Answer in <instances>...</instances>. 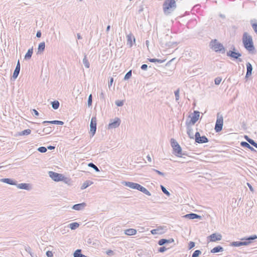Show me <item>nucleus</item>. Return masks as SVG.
Listing matches in <instances>:
<instances>
[{
  "label": "nucleus",
  "mask_w": 257,
  "mask_h": 257,
  "mask_svg": "<svg viewBox=\"0 0 257 257\" xmlns=\"http://www.w3.org/2000/svg\"><path fill=\"white\" fill-rule=\"evenodd\" d=\"M242 43L244 48L248 51H252L254 49L252 37L247 32H244L242 35Z\"/></svg>",
  "instance_id": "1"
},
{
  "label": "nucleus",
  "mask_w": 257,
  "mask_h": 257,
  "mask_svg": "<svg viewBox=\"0 0 257 257\" xmlns=\"http://www.w3.org/2000/svg\"><path fill=\"white\" fill-rule=\"evenodd\" d=\"M257 238L256 235H251L248 237H244L241 239L242 241H233L231 242L230 245L238 247L242 245H247L251 242V240Z\"/></svg>",
  "instance_id": "2"
},
{
  "label": "nucleus",
  "mask_w": 257,
  "mask_h": 257,
  "mask_svg": "<svg viewBox=\"0 0 257 257\" xmlns=\"http://www.w3.org/2000/svg\"><path fill=\"white\" fill-rule=\"evenodd\" d=\"M176 8L175 0H165L163 4V11L165 14H169Z\"/></svg>",
  "instance_id": "3"
},
{
  "label": "nucleus",
  "mask_w": 257,
  "mask_h": 257,
  "mask_svg": "<svg viewBox=\"0 0 257 257\" xmlns=\"http://www.w3.org/2000/svg\"><path fill=\"white\" fill-rule=\"evenodd\" d=\"M210 47L213 49L216 52H220L224 54L225 52V49L223 45L218 42L216 39L212 40L210 42Z\"/></svg>",
  "instance_id": "4"
},
{
  "label": "nucleus",
  "mask_w": 257,
  "mask_h": 257,
  "mask_svg": "<svg viewBox=\"0 0 257 257\" xmlns=\"http://www.w3.org/2000/svg\"><path fill=\"white\" fill-rule=\"evenodd\" d=\"M170 142L171 147L173 149V153L175 155L181 157L182 155H185V153H182L181 147L174 139H171Z\"/></svg>",
  "instance_id": "5"
},
{
  "label": "nucleus",
  "mask_w": 257,
  "mask_h": 257,
  "mask_svg": "<svg viewBox=\"0 0 257 257\" xmlns=\"http://www.w3.org/2000/svg\"><path fill=\"white\" fill-rule=\"evenodd\" d=\"M223 123V118L222 115L219 113H217V119L216 121L214 130L216 133L220 132L222 130Z\"/></svg>",
  "instance_id": "6"
},
{
  "label": "nucleus",
  "mask_w": 257,
  "mask_h": 257,
  "mask_svg": "<svg viewBox=\"0 0 257 257\" xmlns=\"http://www.w3.org/2000/svg\"><path fill=\"white\" fill-rule=\"evenodd\" d=\"M235 48L233 47V50H229L227 52L226 55L228 57L233 58L234 59H237L239 62H241L242 61V59L240 58V57L241 56V54L239 52H235Z\"/></svg>",
  "instance_id": "7"
},
{
  "label": "nucleus",
  "mask_w": 257,
  "mask_h": 257,
  "mask_svg": "<svg viewBox=\"0 0 257 257\" xmlns=\"http://www.w3.org/2000/svg\"><path fill=\"white\" fill-rule=\"evenodd\" d=\"M200 112L197 110L194 111L192 116L189 115V117H191V119L189 120L187 119L186 121V123L194 125L198 120Z\"/></svg>",
  "instance_id": "8"
},
{
  "label": "nucleus",
  "mask_w": 257,
  "mask_h": 257,
  "mask_svg": "<svg viewBox=\"0 0 257 257\" xmlns=\"http://www.w3.org/2000/svg\"><path fill=\"white\" fill-rule=\"evenodd\" d=\"M49 175L50 177L55 181H62L64 178V176L59 173H57L53 171L49 172Z\"/></svg>",
  "instance_id": "9"
},
{
  "label": "nucleus",
  "mask_w": 257,
  "mask_h": 257,
  "mask_svg": "<svg viewBox=\"0 0 257 257\" xmlns=\"http://www.w3.org/2000/svg\"><path fill=\"white\" fill-rule=\"evenodd\" d=\"M96 117H92L91 119L90 123V133L91 134L92 137H93L96 133Z\"/></svg>",
  "instance_id": "10"
},
{
  "label": "nucleus",
  "mask_w": 257,
  "mask_h": 257,
  "mask_svg": "<svg viewBox=\"0 0 257 257\" xmlns=\"http://www.w3.org/2000/svg\"><path fill=\"white\" fill-rule=\"evenodd\" d=\"M208 239L211 242L219 241L222 239V235L220 233H214L208 236Z\"/></svg>",
  "instance_id": "11"
},
{
  "label": "nucleus",
  "mask_w": 257,
  "mask_h": 257,
  "mask_svg": "<svg viewBox=\"0 0 257 257\" xmlns=\"http://www.w3.org/2000/svg\"><path fill=\"white\" fill-rule=\"evenodd\" d=\"M120 120L118 118H115L114 120L108 125V129L115 128L120 125Z\"/></svg>",
  "instance_id": "12"
},
{
  "label": "nucleus",
  "mask_w": 257,
  "mask_h": 257,
  "mask_svg": "<svg viewBox=\"0 0 257 257\" xmlns=\"http://www.w3.org/2000/svg\"><path fill=\"white\" fill-rule=\"evenodd\" d=\"M20 69H21V65H20V61L18 60L17 65H16V68L14 70V72L13 75V77L14 79H16L18 77V76L19 74L20 71Z\"/></svg>",
  "instance_id": "13"
},
{
  "label": "nucleus",
  "mask_w": 257,
  "mask_h": 257,
  "mask_svg": "<svg viewBox=\"0 0 257 257\" xmlns=\"http://www.w3.org/2000/svg\"><path fill=\"white\" fill-rule=\"evenodd\" d=\"M186 125L187 127V133L190 139H193L194 137L193 134V130L191 126L192 125L188 123H186Z\"/></svg>",
  "instance_id": "14"
},
{
  "label": "nucleus",
  "mask_w": 257,
  "mask_h": 257,
  "mask_svg": "<svg viewBox=\"0 0 257 257\" xmlns=\"http://www.w3.org/2000/svg\"><path fill=\"white\" fill-rule=\"evenodd\" d=\"M184 217L186 218H188L189 219H201L202 217L200 215H199L197 214L190 213L189 214H187L184 216Z\"/></svg>",
  "instance_id": "15"
},
{
  "label": "nucleus",
  "mask_w": 257,
  "mask_h": 257,
  "mask_svg": "<svg viewBox=\"0 0 257 257\" xmlns=\"http://www.w3.org/2000/svg\"><path fill=\"white\" fill-rule=\"evenodd\" d=\"M164 228L161 226L157 227L156 229H152L151 232L153 234H161L165 233Z\"/></svg>",
  "instance_id": "16"
},
{
  "label": "nucleus",
  "mask_w": 257,
  "mask_h": 257,
  "mask_svg": "<svg viewBox=\"0 0 257 257\" xmlns=\"http://www.w3.org/2000/svg\"><path fill=\"white\" fill-rule=\"evenodd\" d=\"M17 187L21 189H24L26 190H30L31 189V186L29 184L27 183H21L16 185Z\"/></svg>",
  "instance_id": "17"
},
{
  "label": "nucleus",
  "mask_w": 257,
  "mask_h": 257,
  "mask_svg": "<svg viewBox=\"0 0 257 257\" xmlns=\"http://www.w3.org/2000/svg\"><path fill=\"white\" fill-rule=\"evenodd\" d=\"M86 206V204L85 203L83 202L81 203L76 204L74 205L72 208L73 209L76 210H81L83 209Z\"/></svg>",
  "instance_id": "18"
},
{
  "label": "nucleus",
  "mask_w": 257,
  "mask_h": 257,
  "mask_svg": "<svg viewBox=\"0 0 257 257\" xmlns=\"http://www.w3.org/2000/svg\"><path fill=\"white\" fill-rule=\"evenodd\" d=\"M137 190H139L140 191L144 193L146 195H147L148 196H151V193L145 187L141 186L139 184H138V186L136 188Z\"/></svg>",
  "instance_id": "19"
},
{
  "label": "nucleus",
  "mask_w": 257,
  "mask_h": 257,
  "mask_svg": "<svg viewBox=\"0 0 257 257\" xmlns=\"http://www.w3.org/2000/svg\"><path fill=\"white\" fill-rule=\"evenodd\" d=\"M137 190H139L140 191L144 193L146 195H147L148 196H151V193L145 187L141 186L139 184H138V186L136 188Z\"/></svg>",
  "instance_id": "20"
},
{
  "label": "nucleus",
  "mask_w": 257,
  "mask_h": 257,
  "mask_svg": "<svg viewBox=\"0 0 257 257\" xmlns=\"http://www.w3.org/2000/svg\"><path fill=\"white\" fill-rule=\"evenodd\" d=\"M137 190H139L140 191L144 193L146 195H147L148 196H151V193L145 187L141 186L139 184H138V186L136 188Z\"/></svg>",
  "instance_id": "21"
},
{
  "label": "nucleus",
  "mask_w": 257,
  "mask_h": 257,
  "mask_svg": "<svg viewBox=\"0 0 257 257\" xmlns=\"http://www.w3.org/2000/svg\"><path fill=\"white\" fill-rule=\"evenodd\" d=\"M122 184L126 186H127L132 189H136L138 186V183H134L132 182H127L124 181L122 183Z\"/></svg>",
  "instance_id": "22"
},
{
  "label": "nucleus",
  "mask_w": 257,
  "mask_h": 257,
  "mask_svg": "<svg viewBox=\"0 0 257 257\" xmlns=\"http://www.w3.org/2000/svg\"><path fill=\"white\" fill-rule=\"evenodd\" d=\"M0 182L5 183L10 185H16L17 182L10 178H3L0 179Z\"/></svg>",
  "instance_id": "23"
},
{
  "label": "nucleus",
  "mask_w": 257,
  "mask_h": 257,
  "mask_svg": "<svg viewBox=\"0 0 257 257\" xmlns=\"http://www.w3.org/2000/svg\"><path fill=\"white\" fill-rule=\"evenodd\" d=\"M246 69H247V71H246L245 77L247 78L251 75V73H252V66L249 62H247L246 63Z\"/></svg>",
  "instance_id": "24"
},
{
  "label": "nucleus",
  "mask_w": 257,
  "mask_h": 257,
  "mask_svg": "<svg viewBox=\"0 0 257 257\" xmlns=\"http://www.w3.org/2000/svg\"><path fill=\"white\" fill-rule=\"evenodd\" d=\"M174 241V240L173 238H170L169 239H161L159 240L158 244H159V245L162 246V245H164L166 243H172V242H173Z\"/></svg>",
  "instance_id": "25"
},
{
  "label": "nucleus",
  "mask_w": 257,
  "mask_h": 257,
  "mask_svg": "<svg viewBox=\"0 0 257 257\" xmlns=\"http://www.w3.org/2000/svg\"><path fill=\"white\" fill-rule=\"evenodd\" d=\"M240 146L242 147L247 148L249 149L251 152H256V151L246 142H241Z\"/></svg>",
  "instance_id": "26"
},
{
  "label": "nucleus",
  "mask_w": 257,
  "mask_h": 257,
  "mask_svg": "<svg viewBox=\"0 0 257 257\" xmlns=\"http://www.w3.org/2000/svg\"><path fill=\"white\" fill-rule=\"evenodd\" d=\"M45 49V43L44 42H41L39 44L38 48L37 54H42Z\"/></svg>",
  "instance_id": "27"
},
{
  "label": "nucleus",
  "mask_w": 257,
  "mask_h": 257,
  "mask_svg": "<svg viewBox=\"0 0 257 257\" xmlns=\"http://www.w3.org/2000/svg\"><path fill=\"white\" fill-rule=\"evenodd\" d=\"M45 123L63 125L64 124V122L62 121H60V120H51V121L45 120V121H44L42 122V124H45Z\"/></svg>",
  "instance_id": "28"
},
{
  "label": "nucleus",
  "mask_w": 257,
  "mask_h": 257,
  "mask_svg": "<svg viewBox=\"0 0 257 257\" xmlns=\"http://www.w3.org/2000/svg\"><path fill=\"white\" fill-rule=\"evenodd\" d=\"M133 39L134 42H135V38L132 36V34L127 35V45H128L130 48L133 46Z\"/></svg>",
  "instance_id": "29"
},
{
  "label": "nucleus",
  "mask_w": 257,
  "mask_h": 257,
  "mask_svg": "<svg viewBox=\"0 0 257 257\" xmlns=\"http://www.w3.org/2000/svg\"><path fill=\"white\" fill-rule=\"evenodd\" d=\"M209 140L205 136H201L199 137V139H198L195 142L198 144H203L208 142Z\"/></svg>",
  "instance_id": "30"
},
{
  "label": "nucleus",
  "mask_w": 257,
  "mask_h": 257,
  "mask_svg": "<svg viewBox=\"0 0 257 257\" xmlns=\"http://www.w3.org/2000/svg\"><path fill=\"white\" fill-rule=\"evenodd\" d=\"M223 250H224L222 246H221L220 245H218V246H215L214 248H213L211 250V252L214 253H217V252H222Z\"/></svg>",
  "instance_id": "31"
},
{
  "label": "nucleus",
  "mask_w": 257,
  "mask_h": 257,
  "mask_svg": "<svg viewBox=\"0 0 257 257\" xmlns=\"http://www.w3.org/2000/svg\"><path fill=\"white\" fill-rule=\"evenodd\" d=\"M137 233V230L134 228H130L125 230V234L127 235H135Z\"/></svg>",
  "instance_id": "32"
},
{
  "label": "nucleus",
  "mask_w": 257,
  "mask_h": 257,
  "mask_svg": "<svg viewBox=\"0 0 257 257\" xmlns=\"http://www.w3.org/2000/svg\"><path fill=\"white\" fill-rule=\"evenodd\" d=\"M33 53V49L32 47L28 50L27 53L26 54V55L25 56V59L26 60L30 59L32 57Z\"/></svg>",
  "instance_id": "33"
},
{
  "label": "nucleus",
  "mask_w": 257,
  "mask_h": 257,
  "mask_svg": "<svg viewBox=\"0 0 257 257\" xmlns=\"http://www.w3.org/2000/svg\"><path fill=\"white\" fill-rule=\"evenodd\" d=\"M92 183V182L89 180H87L85 181L82 185L81 187V189L83 190L86 189L87 187L91 185Z\"/></svg>",
  "instance_id": "34"
},
{
  "label": "nucleus",
  "mask_w": 257,
  "mask_h": 257,
  "mask_svg": "<svg viewBox=\"0 0 257 257\" xmlns=\"http://www.w3.org/2000/svg\"><path fill=\"white\" fill-rule=\"evenodd\" d=\"M148 60L149 61H150L151 62H153V63L158 62L159 63H162L164 62L166 60L165 59L161 60V59H155V58H148Z\"/></svg>",
  "instance_id": "35"
},
{
  "label": "nucleus",
  "mask_w": 257,
  "mask_h": 257,
  "mask_svg": "<svg viewBox=\"0 0 257 257\" xmlns=\"http://www.w3.org/2000/svg\"><path fill=\"white\" fill-rule=\"evenodd\" d=\"M52 107L54 109H57L59 108L60 103L57 100H55L51 102Z\"/></svg>",
  "instance_id": "36"
},
{
  "label": "nucleus",
  "mask_w": 257,
  "mask_h": 257,
  "mask_svg": "<svg viewBox=\"0 0 257 257\" xmlns=\"http://www.w3.org/2000/svg\"><path fill=\"white\" fill-rule=\"evenodd\" d=\"M79 226V224L77 222H73L69 224V226L71 230H75L78 228Z\"/></svg>",
  "instance_id": "37"
},
{
  "label": "nucleus",
  "mask_w": 257,
  "mask_h": 257,
  "mask_svg": "<svg viewBox=\"0 0 257 257\" xmlns=\"http://www.w3.org/2000/svg\"><path fill=\"white\" fill-rule=\"evenodd\" d=\"M52 132L51 126H48L43 128L42 132L45 134H49Z\"/></svg>",
  "instance_id": "38"
},
{
  "label": "nucleus",
  "mask_w": 257,
  "mask_h": 257,
  "mask_svg": "<svg viewBox=\"0 0 257 257\" xmlns=\"http://www.w3.org/2000/svg\"><path fill=\"white\" fill-rule=\"evenodd\" d=\"M83 63L86 68H89V66H90L89 62L88 59H87L86 55L84 56V57L83 59Z\"/></svg>",
  "instance_id": "39"
},
{
  "label": "nucleus",
  "mask_w": 257,
  "mask_h": 257,
  "mask_svg": "<svg viewBox=\"0 0 257 257\" xmlns=\"http://www.w3.org/2000/svg\"><path fill=\"white\" fill-rule=\"evenodd\" d=\"M31 133V131L30 129H27L19 133L20 136H25V135H28L30 134Z\"/></svg>",
  "instance_id": "40"
},
{
  "label": "nucleus",
  "mask_w": 257,
  "mask_h": 257,
  "mask_svg": "<svg viewBox=\"0 0 257 257\" xmlns=\"http://www.w3.org/2000/svg\"><path fill=\"white\" fill-rule=\"evenodd\" d=\"M82 255L81 250L80 249L76 250L73 253L74 257H81Z\"/></svg>",
  "instance_id": "41"
},
{
  "label": "nucleus",
  "mask_w": 257,
  "mask_h": 257,
  "mask_svg": "<svg viewBox=\"0 0 257 257\" xmlns=\"http://www.w3.org/2000/svg\"><path fill=\"white\" fill-rule=\"evenodd\" d=\"M88 166L91 168H92L96 172H98L100 171L98 168L93 163H89L88 164Z\"/></svg>",
  "instance_id": "42"
},
{
  "label": "nucleus",
  "mask_w": 257,
  "mask_h": 257,
  "mask_svg": "<svg viewBox=\"0 0 257 257\" xmlns=\"http://www.w3.org/2000/svg\"><path fill=\"white\" fill-rule=\"evenodd\" d=\"M160 187H161V189L162 192L165 194H166L168 196H170V192L166 189V188L163 185H161Z\"/></svg>",
  "instance_id": "43"
},
{
  "label": "nucleus",
  "mask_w": 257,
  "mask_h": 257,
  "mask_svg": "<svg viewBox=\"0 0 257 257\" xmlns=\"http://www.w3.org/2000/svg\"><path fill=\"white\" fill-rule=\"evenodd\" d=\"M179 92H180V89L178 88L175 92V100L176 101H178L179 100L180 96H179Z\"/></svg>",
  "instance_id": "44"
},
{
  "label": "nucleus",
  "mask_w": 257,
  "mask_h": 257,
  "mask_svg": "<svg viewBox=\"0 0 257 257\" xmlns=\"http://www.w3.org/2000/svg\"><path fill=\"white\" fill-rule=\"evenodd\" d=\"M132 70H130L129 71H128L126 74L125 75L124 77V78L123 79L124 80H127L129 78H131V77L132 76Z\"/></svg>",
  "instance_id": "45"
},
{
  "label": "nucleus",
  "mask_w": 257,
  "mask_h": 257,
  "mask_svg": "<svg viewBox=\"0 0 257 257\" xmlns=\"http://www.w3.org/2000/svg\"><path fill=\"white\" fill-rule=\"evenodd\" d=\"M201 254V251L200 250H196L193 253L191 257H198Z\"/></svg>",
  "instance_id": "46"
},
{
  "label": "nucleus",
  "mask_w": 257,
  "mask_h": 257,
  "mask_svg": "<svg viewBox=\"0 0 257 257\" xmlns=\"http://www.w3.org/2000/svg\"><path fill=\"white\" fill-rule=\"evenodd\" d=\"M92 94H90L88 96L87 105L88 107H90L92 105Z\"/></svg>",
  "instance_id": "47"
},
{
  "label": "nucleus",
  "mask_w": 257,
  "mask_h": 257,
  "mask_svg": "<svg viewBox=\"0 0 257 257\" xmlns=\"http://www.w3.org/2000/svg\"><path fill=\"white\" fill-rule=\"evenodd\" d=\"M38 151L40 153H44L47 152V149L45 147H40L38 149Z\"/></svg>",
  "instance_id": "48"
},
{
  "label": "nucleus",
  "mask_w": 257,
  "mask_h": 257,
  "mask_svg": "<svg viewBox=\"0 0 257 257\" xmlns=\"http://www.w3.org/2000/svg\"><path fill=\"white\" fill-rule=\"evenodd\" d=\"M123 103H124V101L123 100H116L115 102V104L117 106H122L123 105Z\"/></svg>",
  "instance_id": "49"
},
{
  "label": "nucleus",
  "mask_w": 257,
  "mask_h": 257,
  "mask_svg": "<svg viewBox=\"0 0 257 257\" xmlns=\"http://www.w3.org/2000/svg\"><path fill=\"white\" fill-rule=\"evenodd\" d=\"M248 143L250 144V145H251L252 146H253V147H254L255 148H256L257 149V143L253 140L251 139L248 142Z\"/></svg>",
  "instance_id": "50"
},
{
  "label": "nucleus",
  "mask_w": 257,
  "mask_h": 257,
  "mask_svg": "<svg viewBox=\"0 0 257 257\" xmlns=\"http://www.w3.org/2000/svg\"><path fill=\"white\" fill-rule=\"evenodd\" d=\"M222 80L221 78L218 77H216L214 80V82L216 85H219Z\"/></svg>",
  "instance_id": "51"
},
{
  "label": "nucleus",
  "mask_w": 257,
  "mask_h": 257,
  "mask_svg": "<svg viewBox=\"0 0 257 257\" xmlns=\"http://www.w3.org/2000/svg\"><path fill=\"white\" fill-rule=\"evenodd\" d=\"M252 21H251V26L255 32V33L257 34V23H252Z\"/></svg>",
  "instance_id": "52"
},
{
  "label": "nucleus",
  "mask_w": 257,
  "mask_h": 257,
  "mask_svg": "<svg viewBox=\"0 0 257 257\" xmlns=\"http://www.w3.org/2000/svg\"><path fill=\"white\" fill-rule=\"evenodd\" d=\"M195 243L193 241H190L188 245V249H191L195 246Z\"/></svg>",
  "instance_id": "53"
},
{
  "label": "nucleus",
  "mask_w": 257,
  "mask_h": 257,
  "mask_svg": "<svg viewBox=\"0 0 257 257\" xmlns=\"http://www.w3.org/2000/svg\"><path fill=\"white\" fill-rule=\"evenodd\" d=\"M25 249L27 252H28L30 254H31V248L29 246H25Z\"/></svg>",
  "instance_id": "54"
},
{
  "label": "nucleus",
  "mask_w": 257,
  "mask_h": 257,
  "mask_svg": "<svg viewBox=\"0 0 257 257\" xmlns=\"http://www.w3.org/2000/svg\"><path fill=\"white\" fill-rule=\"evenodd\" d=\"M167 250V248L165 246L160 247L158 251L160 252H163Z\"/></svg>",
  "instance_id": "55"
},
{
  "label": "nucleus",
  "mask_w": 257,
  "mask_h": 257,
  "mask_svg": "<svg viewBox=\"0 0 257 257\" xmlns=\"http://www.w3.org/2000/svg\"><path fill=\"white\" fill-rule=\"evenodd\" d=\"M195 142L198 140L199 139V137H200V134L199 132H196L195 133Z\"/></svg>",
  "instance_id": "56"
},
{
  "label": "nucleus",
  "mask_w": 257,
  "mask_h": 257,
  "mask_svg": "<svg viewBox=\"0 0 257 257\" xmlns=\"http://www.w3.org/2000/svg\"><path fill=\"white\" fill-rule=\"evenodd\" d=\"M153 170L156 172L158 174L161 175V176H165V174L159 170H156V169H153Z\"/></svg>",
  "instance_id": "57"
},
{
  "label": "nucleus",
  "mask_w": 257,
  "mask_h": 257,
  "mask_svg": "<svg viewBox=\"0 0 257 257\" xmlns=\"http://www.w3.org/2000/svg\"><path fill=\"white\" fill-rule=\"evenodd\" d=\"M32 114L35 116H38L39 114V112L35 109H32Z\"/></svg>",
  "instance_id": "58"
},
{
  "label": "nucleus",
  "mask_w": 257,
  "mask_h": 257,
  "mask_svg": "<svg viewBox=\"0 0 257 257\" xmlns=\"http://www.w3.org/2000/svg\"><path fill=\"white\" fill-rule=\"evenodd\" d=\"M46 255L48 257H52L53 255L52 252L51 251H47L46 252Z\"/></svg>",
  "instance_id": "59"
},
{
  "label": "nucleus",
  "mask_w": 257,
  "mask_h": 257,
  "mask_svg": "<svg viewBox=\"0 0 257 257\" xmlns=\"http://www.w3.org/2000/svg\"><path fill=\"white\" fill-rule=\"evenodd\" d=\"M141 69L143 70H147L148 68V65L147 64H143L141 67Z\"/></svg>",
  "instance_id": "60"
},
{
  "label": "nucleus",
  "mask_w": 257,
  "mask_h": 257,
  "mask_svg": "<svg viewBox=\"0 0 257 257\" xmlns=\"http://www.w3.org/2000/svg\"><path fill=\"white\" fill-rule=\"evenodd\" d=\"M113 82V78H111L109 80V81H108V86L110 87V86H111L112 83Z\"/></svg>",
  "instance_id": "61"
},
{
  "label": "nucleus",
  "mask_w": 257,
  "mask_h": 257,
  "mask_svg": "<svg viewBox=\"0 0 257 257\" xmlns=\"http://www.w3.org/2000/svg\"><path fill=\"white\" fill-rule=\"evenodd\" d=\"M42 33L40 31H39L36 33V37L38 38H40L41 37Z\"/></svg>",
  "instance_id": "62"
},
{
  "label": "nucleus",
  "mask_w": 257,
  "mask_h": 257,
  "mask_svg": "<svg viewBox=\"0 0 257 257\" xmlns=\"http://www.w3.org/2000/svg\"><path fill=\"white\" fill-rule=\"evenodd\" d=\"M244 138L245 139V140L248 142L251 139L249 138L247 136L245 135L244 136Z\"/></svg>",
  "instance_id": "63"
},
{
  "label": "nucleus",
  "mask_w": 257,
  "mask_h": 257,
  "mask_svg": "<svg viewBox=\"0 0 257 257\" xmlns=\"http://www.w3.org/2000/svg\"><path fill=\"white\" fill-rule=\"evenodd\" d=\"M100 97L101 99H104V93H103V92H101V93H100Z\"/></svg>",
  "instance_id": "64"
}]
</instances>
